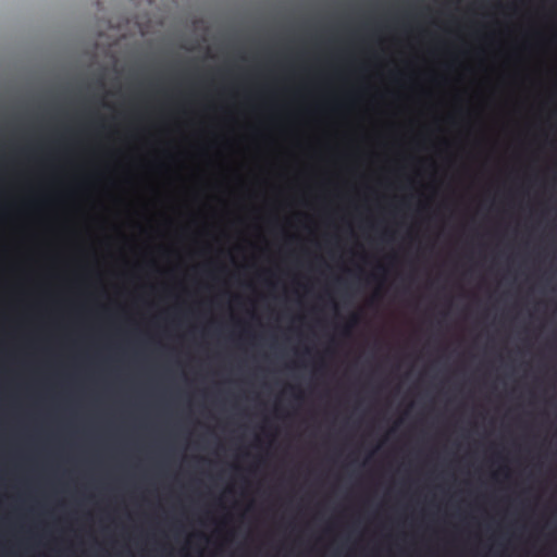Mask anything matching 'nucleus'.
Segmentation results:
<instances>
[{
  "instance_id": "obj_1",
  "label": "nucleus",
  "mask_w": 557,
  "mask_h": 557,
  "mask_svg": "<svg viewBox=\"0 0 557 557\" xmlns=\"http://www.w3.org/2000/svg\"><path fill=\"white\" fill-rule=\"evenodd\" d=\"M357 322H358V315H356V314L351 315V318H350V324H351V325H355Z\"/></svg>"
},
{
  "instance_id": "obj_2",
  "label": "nucleus",
  "mask_w": 557,
  "mask_h": 557,
  "mask_svg": "<svg viewBox=\"0 0 557 557\" xmlns=\"http://www.w3.org/2000/svg\"><path fill=\"white\" fill-rule=\"evenodd\" d=\"M98 85H99L100 87H103V86H104L103 81H102V79H99V81H98Z\"/></svg>"
}]
</instances>
